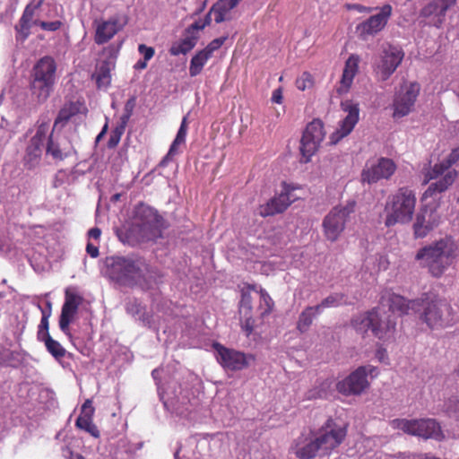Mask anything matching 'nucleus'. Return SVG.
I'll return each mask as SVG.
<instances>
[{
    "instance_id": "423d86ee",
    "label": "nucleus",
    "mask_w": 459,
    "mask_h": 459,
    "mask_svg": "<svg viewBox=\"0 0 459 459\" xmlns=\"http://www.w3.org/2000/svg\"><path fill=\"white\" fill-rule=\"evenodd\" d=\"M416 204V196L412 190L403 187L388 198L385 204V225L391 227L396 223L405 224L411 221Z\"/></svg>"
},
{
    "instance_id": "bb28decb",
    "label": "nucleus",
    "mask_w": 459,
    "mask_h": 459,
    "mask_svg": "<svg viewBox=\"0 0 459 459\" xmlns=\"http://www.w3.org/2000/svg\"><path fill=\"white\" fill-rule=\"evenodd\" d=\"M81 302L82 298L80 296L68 291L65 292V299L59 317V327L63 333H68L69 325L77 314Z\"/></svg>"
},
{
    "instance_id": "58836bf2",
    "label": "nucleus",
    "mask_w": 459,
    "mask_h": 459,
    "mask_svg": "<svg viewBox=\"0 0 459 459\" xmlns=\"http://www.w3.org/2000/svg\"><path fill=\"white\" fill-rule=\"evenodd\" d=\"M231 9H228V3L227 4H220L215 3L213 4L212 7L209 11V13L206 14L204 22H205V26L209 25L212 21V16L213 15V19L216 23L222 22L225 20H228L227 17L228 13Z\"/></svg>"
},
{
    "instance_id": "5fc2aeb1",
    "label": "nucleus",
    "mask_w": 459,
    "mask_h": 459,
    "mask_svg": "<svg viewBox=\"0 0 459 459\" xmlns=\"http://www.w3.org/2000/svg\"><path fill=\"white\" fill-rule=\"evenodd\" d=\"M138 51L140 52V54L143 56L145 61H149L150 59H152L155 53L153 48L148 47L144 44H140L138 46Z\"/></svg>"
},
{
    "instance_id": "052dcab7",
    "label": "nucleus",
    "mask_w": 459,
    "mask_h": 459,
    "mask_svg": "<svg viewBox=\"0 0 459 459\" xmlns=\"http://www.w3.org/2000/svg\"><path fill=\"white\" fill-rule=\"evenodd\" d=\"M86 252L90 255L91 257L92 258H96L99 256L100 255V252H99V247L98 246H95L93 245L92 243L91 242H88L87 246H86Z\"/></svg>"
},
{
    "instance_id": "f03ea898",
    "label": "nucleus",
    "mask_w": 459,
    "mask_h": 459,
    "mask_svg": "<svg viewBox=\"0 0 459 459\" xmlns=\"http://www.w3.org/2000/svg\"><path fill=\"white\" fill-rule=\"evenodd\" d=\"M458 246L451 237H446L420 248L415 260L428 269L435 278L441 277L458 255Z\"/></svg>"
},
{
    "instance_id": "8fccbe9b",
    "label": "nucleus",
    "mask_w": 459,
    "mask_h": 459,
    "mask_svg": "<svg viewBox=\"0 0 459 459\" xmlns=\"http://www.w3.org/2000/svg\"><path fill=\"white\" fill-rule=\"evenodd\" d=\"M227 39V37H221L211 41L204 49L210 56H212L213 52L220 48Z\"/></svg>"
},
{
    "instance_id": "dca6fc26",
    "label": "nucleus",
    "mask_w": 459,
    "mask_h": 459,
    "mask_svg": "<svg viewBox=\"0 0 459 459\" xmlns=\"http://www.w3.org/2000/svg\"><path fill=\"white\" fill-rule=\"evenodd\" d=\"M325 134L324 125L321 120L315 119L307 126L300 141V152L304 158V162H308L318 150Z\"/></svg>"
},
{
    "instance_id": "774afa93",
    "label": "nucleus",
    "mask_w": 459,
    "mask_h": 459,
    "mask_svg": "<svg viewBox=\"0 0 459 459\" xmlns=\"http://www.w3.org/2000/svg\"><path fill=\"white\" fill-rule=\"evenodd\" d=\"M139 316V320L142 321L144 325H150L151 316L149 314L142 310V313Z\"/></svg>"
},
{
    "instance_id": "cd10ccee",
    "label": "nucleus",
    "mask_w": 459,
    "mask_h": 459,
    "mask_svg": "<svg viewBox=\"0 0 459 459\" xmlns=\"http://www.w3.org/2000/svg\"><path fill=\"white\" fill-rule=\"evenodd\" d=\"M122 26L118 20L110 18L107 21H101L96 25L94 40L98 45H102L110 40L120 30Z\"/></svg>"
},
{
    "instance_id": "6e6552de",
    "label": "nucleus",
    "mask_w": 459,
    "mask_h": 459,
    "mask_svg": "<svg viewBox=\"0 0 459 459\" xmlns=\"http://www.w3.org/2000/svg\"><path fill=\"white\" fill-rule=\"evenodd\" d=\"M161 399L168 411L179 416H186L198 403L197 399L191 396L188 388H183L181 385L176 383L169 384Z\"/></svg>"
},
{
    "instance_id": "2eb2a0df",
    "label": "nucleus",
    "mask_w": 459,
    "mask_h": 459,
    "mask_svg": "<svg viewBox=\"0 0 459 459\" xmlns=\"http://www.w3.org/2000/svg\"><path fill=\"white\" fill-rule=\"evenodd\" d=\"M420 86L417 82H404L395 92L393 108L394 117H403L411 112Z\"/></svg>"
},
{
    "instance_id": "864d4df0",
    "label": "nucleus",
    "mask_w": 459,
    "mask_h": 459,
    "mask_svg": "<svg viewBox=\"0 0 459 459\" xmlns=\"http://www.w3.org/2000/svg\"><path fill=\"white\" fill-rule=\"evenodd\" d=\"M126 309L128 314H131L132 316H137L142 313L143 307L136 299H134L126 303Z\"/></svg>"
},
{
    "instance_id": "c03bdc74",
    "label": "nucleus",
    "mask_w": 459,
    "mask_h": 459,
    "mask_svg": "<svg viewBox=\"0 0 459 459\" xmlns=\"http://www.w3.org/2000/svg\"><path fill=\"white\" fill-rule=\"evenodd\" d=\"M75 424L78 428L86 430L93 437H99V430L97 427L93 424L92 419L91 417L80 415L77 418Z\"/></svg>"
},
{
    "instance_id": "4be33fe9",
    "label": "nucleus",
    "mask_w": 459,
    "mask_h": 459,
    "mask_svg": "<svg viewBox=\"0 0 459 459\" xmlns=\"http://www.w3.org/2000/svg\"><path fill=\"white\" fill-rule=\"evenodd\" d=\"M342 109L347 113L346 117L340 122L339 127L331 135L333 143H338L341 139L351 133L354 126L359 121V104L351 100L342 101Z\"/></svg>"
},
{
    "instance_id": "0e129e2a",
    "label": "nucleus",
    "mask_w": 459,
    "mask_h": 459,
    "mask_svg": "<svg viewBox=\"0 0 459 459\" xmlns=\"http://www.w3.org/2000/svg\"><path fill=\"white\" fill-rule=\"evenodd\" d=\"M360 368H364L365 377L367 378L368 375H371L372 377H376L377 375V369L374 366L367 365L361 366Z\"/></svg>"
},
{
    "instance_id": "39448f33",
    "label": "nucleus",
    "mask_w": 459,
    "mask_h": 459,
    "mask_svg": "<svg viewBox=\"0 0 459 459\" xmlns=\"http://www.w3.org/2000/svg\"><path fill=\"white\" fill-rule=\"evenodd\" d=\"M56 63L51 56L41 57L34 65L31 74L30 88L32 97L38 103L47 101L54 91L56 82Z\"/></svg>"
},
{
    "instance_id": "3c124183",
    "label": "nucleus",
    "mask_w": 459,
    "mask_h": 459,
    "mask_svg": "<svg viewBox=\"0 0 459 459\" xmlns=\"http://www.w3.org/2000/svg\"><path fill=\"white\" fill-rule=\"evenodd\" d=\"M296 85L297 88L300 91H305L306 89L311 87V75L308 73H303V74L299 79H297Z\"/></svg>"
},
{
    "instance_id": "1a4fd4ad",
    "label": "nucleus",
    "mask_w": 459,
    "mask_h": 459,
    "mask_svg": "<svg viewBox=\"0 0 459 459\" xmlns=\"http://www.w3.org/2000/svg\"><path fill=\"white\" fill-rule=\"evenodd\" d=\"M356 203L348 201L344 204L333 207L323 220V229L327 240L334 242L345 229L346 222L355 212Z\"/></svg>"
},
{
    "instance_id": "e433bc0d",
    "label": "nucleus",
    "mask_w": 459,
    "mask_h": 459,
    "mask_svg": "<svg viewBox=\"0 0 459 459\" xmlns=\"http://www.w3.org/2000/svg\"><path fill=\"white\" fill-rule=\"evenodd\" d=\"M112 65L109 61H102L97 65L93 77L99 88H107L111 81L110 71Z\"/></svg>"
},
{
    "instance_id": "b1692460",
    "label": "nucleus",
    "mask_w": 459,
    "mask_h": 459,
    "mask_svg": "<svg viewBox=\"0 0 459 459\" xmlns=\"http://www.w3.org/2000/svg\"><path fill=\"white\" fill-rule=\"evenodd\" d=\"M368 386L369 382L365 377L364 368H358L336 384L338 392L345 395H359Z\"/></svg>"
},
{
    "instance_id": "09e8293b",
    "label": "nucleus",
    "mask_w": 459,
    "mask_h": 459,
    "mask_svg": "<svg viewBox=\"0 0 459 459\" xmlns=\"http://www.w3.org/2000/svg\"><path fill=\"white\" fill-rule=\"evenodd\" d=\"M125 128H123V126H117L112 133H111V135L109 137V140H108V147L112 148V147H115L118 144L120 139H121V136L123 135V134L125 133Z\"/></svg>"
},
{
    "instance_id": "de8ad7c7",
    "label": "nucleus",
    "mask_w": 459,
    "mask_h": 459,
    "mask_svg": "<svg viewBox=\"0 0 459 459\" xmlns=\"http://www.w3.org/2000/svg\"><path fill=\"white\" fill-rule=\"evenodd\" d=\"M273 307V301L269 294L264 290H260V308L262 309L261 314H268L272 311Z\"/></svg>"
},
{
    "instance_id": "f257e3e1",
    "label": "nucleus",
    "mask_w": 459,
    "mask_h": 459,
    "mask_svg": "<svg viewBox=\"0 0 459 459\" xmlns=\"http://www.w3.org/2000/svg\"><path fill=\"white\" fill-rule=\"evenodd\" d=\"M163 219L158 212L141 204L134 212L132 223L117 231L118 238L125 244L134 247L138 244L157 239L161 236Z\"/></svg>"
},
{
    "instance_id": "aec40b11",
    "label": "nucleus",
    "mask_w": 459,
    "mask_h": 459,
    "mask_svg": "<svg viewBox=\"0 0 459 459\" xmlns=\"http://www.w3.org/2000/svg\"><path fill=\"white\" fill-rule=\"evenodd\" d=\"M345 436V428L336 427L332 420H328L325 428L322 429L319 435L316 437L320 449V455H327L337 447L342 442Z\"/></svg>"
},
{
    "instance_id": "5701e85b",
    "label": "nucleus",
    "mask_w": 459,
    "mask_h": 459,
    "mask_svg": "<svg viewBox=\"0 0 459 459\" xmlns=\"http://www.w3.org/2000/svg\"><path fill=\"white\" fill-rule=\"evenodd\" d=\"M383 307H388L389 311L400 316L406 315L410 311L420 312V299L408 300L404 297L391 291H385L381 298Z\"/></svg>"
},
{
    "instance_id": "49530a36",
    "label": "nucleus",
    "mask_w": 459,
    "mask_h": 459,
    "mask_svg": "<svg viewBox=\"0 0 459 459\" xmlns=\"http://www.w3.org/2000/svg\"><path fill=\"white\" fill-rule=\"evenodd\" d=\"M377 264V268H374L373 272H370V273H374L377 272H379L381 270H386L388 268L389 262L385 255H375L371 256L369 258H367L365 266L367 269H368V266L373 264Z\"/></svg>"
},
{
    "instance_id": "13d9d810",
    "label": "nucleus",
    "mask_w": 459,
    "mask_h": 459,
    "mask_svg": "<svg viewBox=\"0 0 459 459\" xmlns=\"http://www.w3.org/2000/svg\"><path fill=\"white\" fill-rule=\"evenodd\" d=\"M63 455L66 459H85V457L83 455H82L79 453H75V452L72 451L69 447H65L63 449Z\"/></svg>"
},
{
    "instance_id": "37998d69",
    "label": "nucleus",
    "mask_w": 459,
    "mask_h": 459,
    "mask_svg": "<svg viewBox=\"0 0 459 459\" xmlns=\"http://www.w3.org/2000/svg\"><path fill=\"white\" fill-rule=\"evenodd\" d=\"M41 342H44L48 351L57 360L63 359L65 355V349L51 336H47Z\"/></svg>"
},
{
    "instance_id": "6ab92c4d",
    "label": "nucleus",
    "mask_w": 459,
    "mask_h": 459,
    "mask_svg": "<svg viewBox=\"0 0 459 459\" xmlns=\"http://www.w3.org/2000/svg\"><path fill=\"white\" fill-rule=\"evenodd\" d=\"M45 143L46 156L50 157L55 162L62 161L74 152L71 141L65 135L55 134L53 130L48 131Z\"/></svg>"
},
{
    "instance_id": "e2e57ef3",
    "label": "nucleus",
    "mask_w": 459,
    "mask_h": 459,
    "mask_svg": "<svg viewBox=\"0 0 459 459\" xmlns=\"http://www.w3.org/2000/svg\"><path fill=\"white\" fill-rule=\"evenodd\" d=\"M272 101L277 104H281L282 101V91L281 88H278L273 91Z\"/></svg>"
},
{
    "instance_id": "a18cd8bd",
    "label": "nucleus",
    "mask_w": 459,
    "mask_h": 459,
    "mask_svg": "<svg viewBox=\"0 0 459 459\" xmlns=\"http://www.w3.org/2000/svg\"><path fill=\"white\" fill-rule=\"evenodd\" d=\"M239 314L241 317H250L252 316V297L249 292H242L239 301Z\"/></svg>"
},
{
    "instance_id": "473e14b6",
    "label": "nucleus",
    "mask_w": 459,
    "mask_h": 459,
    "mask_svg": "<svg viewBox=\"0 0 459 459\" xmlns=\"http://www.w3.org/2000/svg\"><path fill=\"white\" fill-rule=\"evenodd\" d=\"M187 132L186 117L182 119L180 127L177 133L176 138L171 143L169 150L166 156L160 162V166L165 167L171 161L172 158L178 153V147L186 142Z\"/></svg>"
},
{
    "instance_id": "f8f14e48",
    "label": "nucleus",
    "mask_w": 459,
    "mask_h": 459,
    "mask_svg": "<svg viewBox=\"0 0 459 459\" xmlns=\"http://www.w3.org/2000/svg\"><path fill=\"white\" fill-rule=\"evenodd\" d=\"M433 196H429L427 199H424V195L422 196L425 204L417 213L412 225L415 238H426L440 223L441 216L437 211V206L432 205L428 201L429 198Z\"/></svg>"
},
{
    "instance_id": "7c9ffc66",
    "label": "nucleus",
    "mask_w": 459,
    "mask_h": 459,
    "mask_svg": "<svg viewBox=\"0 0 459 459\" xmlns=\"http://www.w3.org/2000/svg\"><path fill=\"white\" fill-rule=\"evenodd\" d=\"M359 58L355 56H351L346 61L343 69L342 76L341 79V85L337 89L338 93H345L351 87L353 78L358 70Z\"/></svg>"
},
{
    "instance_id": "f704fd0d",
    "label": "nucleus",
    "mask_w": 459,
    "mask_h": 459,
    "mask_svg": "<svg viewBox=\"0 0 459 459\" xmlns=\"http://www.w3.org/2000/svg\"><path fill=\"white\" fill-rule=\"evenodd\" d=\"M80 112V105L77 102L65 103L59 110L58 115L54 122L53 131L62 129L65 124L75 115Z\"/></svg>"
},
{
    "instance_id": "603ef678",
    "label": "nucleus",
    "mask_w": 459,
    "mask_h": 459,
    "mask_svg": "<svg viewBox=\"0 0 459 459\" xmlns=\"http://www.w3.org/2000/svg\"><path fill=\"white\" fill-rule=\"evenodd\" d=\"M35 25H39L42 30L48 31H56L61 27V22L54 21V22H41V21H34Z\"/></svg>"
},
{
    "instance_id": "ddd939ff",
    "label": "nucleus",
    "mask_w": 459,
    "mask_h": 459,
    "mask_svg": "<svg viewBox=\"0 0 459 459\" xmlns=\"http://www.w3.org/2000/svg\"><path fill=\"white\" fill-rule=\"evenodd\" d=\"M404 52L399 47L389 45L384 48L375 63V73L378 80L386 81L401 65Z\"/></svg>"
},
{
    "instance_id": "c85d7f7f",
    "label": "nucleus",
    "mask_w": 459,
    "mask_h": 459,
    "mask_svg": "<svg viewBox=\"0 0 459 459\" xmlns=\"http://www.w3.org/2000/svg\"><path fill=\"white\" fill-rule=\"evenodd\" d=\"M39 4L40 3L35 6L28 4L25 7L19 22L14 27L17 40L24 41L30 34L31 25L34 24V22H32L34 11Z\"/></svg>"
},
{
    "instance_id": "a878e982",
    "label": "nucleus",
    "mask_w": 459,
    "mask_h": 459,
    "mask_svg": "<svg viewBox=\"0 0 459 459\" xmlns=\"http://www.w3.org/2000/svg\"><path fill=\"white\" fill-rule=\"evenodd\" d=\"M376 309L377 320L373 324L372 334L379 340L388 341L394 337L395 333V318L379 307Z\"/></svg>"
},
{
    "instance_id": "a211bd4d",
    "label": "nucleus",
    "mask_w": 459,
    "mask_h": 459,
    "mask_svg": "<svg viewBox=\"0 0 459 459\" xmlns=\"http://www.w3.org/2000/svg\"><path fill=\"white\" fill-rule=\"evenodd\" d=\"M448 8V0H432L425 4L420 11V24L440 28L446 20Z\"/></svg>"
},
{
    "instance_id": "a19ab883",
    "label": "nucleus",
    "mask_w": 459,
    "mask_h": 459,
    "mask_svg": "<svg viewBox=\"0 0 459 459\" xmlns=\"http://www.w3.org/2000/svg\"><path fill=\"white\" fill-rule=\"evenodd\" d=\"M207 53L203 50L198 51L191 59L189 65V74L191 77H195L201 74L204 66L207 61L211 58Z\"/></svg>"
},
{
    "instance_id": "20e7f679",
    "label": "nucleus",
    "mask_w": 459,
    "mask_h": 459,
    "mask_svg": "<svg viewBox=\"0 0 459 459\" xmlns=\"http://www.w3.org/2000/svg\"><path fill=\"white\" fill-rule=\"evenodd\" d=\"M420 320L431 330H441L455 325L457 315L450 302L445 299L420 298Z\"/></svg>"
},
{
    "instance_id": "9b49d317",
    "label": "nucleus",
    "mask_w": 459,
    "mask_h": 459,
    "mask_svg": "<svg viewBox=\"0 0 459 459\" xmlns=\"http://www.w3.org/2000/svg\"><path fill=\"white\" fill-rule=\"evenodd\" d=\"M48 134V122L39 123L25 149L23 163L27 169H33L40 165Z\"/></svg>"
},
{
    "instance_id": "2f4dec72",
    "label": "nucleus",
    "mask_w": 459,
    "mask_h": 459,
    "mask_svg": "<svg viewBox=\"0 0 459 459\" xmlns=\"http://www.w3.org/2000/svg\"><path fill=\"white\" fill-rule=\"evenodd\" d=\"M359 58L355 56H351L346 61L343 69L342 76L341 79V85L337 89L338 93H345L351 87L353 78L358 70Z\"/></svg>"
},
{
    "instance_id": "f3484780",
    "label": "nucleus",
    "mask_w": 459,
    "mask_h": 459,
    "mask_svg": "<svg viewBox=\"0 0 459 459\" xmlns=\"http://www.w3.org/2000/svg\"><path fill=\"white\" fill-rule=\"evenodd\" d=\"M213 347L218 362L227 370H242L247 368L249 365V361L253 359L251 355L226 348L220 343H215Z\"/></svg>"
},
{
    "instance_id": "4d7b16f0",
    "label": "nucleus",
    "mask_w": 459,
    "mask_h": 459,
    "mask_svg": "<svg viewBox=\"0 0 459 459\" xmlns=\"http://www.w3.org/2000/svg\"><path fill=\"white\" fill-rule=\"evenodd\" d=\"M93 413H94V407L92 406L91 401L88 399L82 404V411H81L80 415L86 416V417L88 416V417L92 418Z\"/></svg>"
},
{
    "instance_id": "680f3d73",
    "label": "nucleus",
    "mask_w": 459,
    "mask_h": 459,
    "mask_svg": "<svg viewBox=\"0 0 459 459\" xmlns=\"http://www.w3.org/2000/svg\"><path fill=\"white\" fill-rule=\"evenodd\" d=\"M244 319L245 322L242 324V328L249 334L253 330L254 321L252 316L250 317H241V320Z\"/></svg>"
},
{
    "instance_id": "4468645a",
    "label": "nucleus",
    "mask_w": 459,
    "mask_h": 459,
    "mask_svg": "<svg viewBox=\"0 0 459 459\" xmlns=\"http://www.w3.org/2000/svg\"><path fill=\"white\" fill-rule=\"evenodd\" d=\"M396 169V164L389 158L381 157L368 160L361 171V182L372 185L380 180H388Z\"/></svg>"
},
{
    "instance_id": "72a5a7b5",
    "label": "nucleus",
    "mask_w": 459,
    "mask_h": 459,
    "mask_svg": "<svg viewBox=\"0 0 459 459\" xmlns=\"http://www.w3.org/2000/svg\"><path fill=\"white\" fill-rule=\"evenodd\" d=\"M377 320V309L373 308L367 313L355 316L351 321V325L356 332L365 334L369 331L372 333L373 324Z\"/></svg>"
},
{
    "instance_id": "393cba45",
    "label": "nucleus",
    "mask_w": 459,
    "mask_h": 459,
    "mask_svg": "<svg viewBox=\"0 0 459 459\" xmlns=\"http://www.w3.org/2000/svg\"><path fill=\"white\" fill-rule=\"evenodd\" d=\"M393 8L390 4H385L380 8V12L375 15L370 16L368 19L359 23L357 26V30L362 37L371 36L381 31L389 18L392 15Z\"/></svg>"
},
{
    "instance_id": "69168bd1",
    "label": "nucleus",
    "mask_w": 459,
    "mask_h": 459,
    "mask_svg": "<svg viewBox=\"0 0 459 459\" xmlns=\"http://www.w3.org/2000/svg\"><path fill=\"white\" fill-rule=\"evenodd\" d=\"M101 235V231L99 228H92L88 231V236L93 239H99Z\"/></svg>"
},
{
    "instance_id": "c756f323",
    "label": "nucleus",
    "mask_w": 459,
    "mask_h": 459,
    "mask_svg": "<svg viewBox=\"0 0 459 459\" xmlns=\"http://www.w3.org/2000/svg\"><path fill=\"white\" fill-rule=\"evenodd\" d=\"M199 35H194L192 30H185L183 38L173 42L169 48V54L177 56L190 52L197 44Z\"/></svg>"
},
{
    "instance_id": "4c0bfd02",
    "label": "nucleus",
    "mask_w": 459,
    "mask_h": 459,
    "mask_svg": "<svg viewBox=\"0 0 459 459\" xmlns=\"http://www.w3.org/2000/svg\"><path fill=\"white\" fill-rule=\"evenodd\" d=\"M348 304V298L344 293L333 292L322 299L316 306L323 312L325 308L338 307Z\"/></svg>"
},
{
    "instance_id": "c9c22d12",
    "label": "nucleus",
    "mask_w": 459,
    "mask_h": 459,
    "mask_svg": "<svg viewBox=\"0 0 459 459\" xmlns=\"http://www.w3.org/2000/svg\"><path fill=\"white\" fill-rule=\"evenodd\" d=\"M321 313L322 312L316 305L307 307L299 316L297 329L300 333H306L312 325L313 320Z\"/></svg>"
},
{
    "instance_id": "6e6d98bb",
    "label": "nucleus",
    "mask_w": 459,
    "mask_h": 459,
    "mask_svg": "<svg viewBox=\"0 0 459 459\" xmlns=\"http://www.w3.org/2000/svg\"><path fill=\"white\" fill-rule=\"evenodd\" d=\"M446 410L450 414L459 417V400L456 398L450 399L446 403Z\"/></svg>"
},
{
    "instance_id": "338daca9",
    "label": "nucleus",
    "mask_w": 459,
    "mask_h": 459,
    "mask_svg": "<svg viewBox=\"0 0 459 459\" xmlns=\"http://www.w3.org/2000/svg\"><path fill=\"white\" fill-rule=\"evenodd\" d=\"M134 98L128 100L125 105V112L132 115L134 107Z\"/></svg>"
},
{
    "instance_id": "9d476101",
    "label": "nucleus",
    "mask_w": 459,
    "mask_h": 459,
    "mask_svg": "<svg viewBox=\"0 0 459 459\" xmlns=\"http://www.w3.org/2000/svg\"><path fill=\"white\" fill-rule=\"evenodd\" d=\"M394 429H400L404 433L423 438L441 440L444 437L441 427L432 419L405 420L396 419L391 421Z\"/></svg>"
},
{
    "instance_id": "7ed1b4c3",
    "label": "nucleus",
    "mask_w": 459,
    "mask_h": 459,
    "mask_svg": "<svg viewBox=\"0 0 459 459\" xmlns=\"http://www.w3.org/2000/svg\"><path fill=\"white\" fill-rule=\"evenodd\" d=\"M106 275L112 281L121 285H134L147 277H154L157 274L151 270L141 258L133 256H111L105 262Z\"/></svg>"
},
{
    "instance_id": "0eeeda50",
    "label": "nucleus",
    "mask_w": 459,
    "mask_h": 459,
    "mask_svg": "<svg viewBox=\"0 0 459 459\" xmlns=\"http://www.w3.org/2000/svg\"><path fill=\"white\" fill-rule=\"evenodd\" d=\"M459 160V147L454 149L446 160L436 164L425 176L424 183L437 179L429 184L424 192V199L429 196L436 195L446 191L454 182L457 176L455 169H449L450 167Z\"/></svg>"
},
{
    "instance_id": "ea45409f",
    "label": "nucleus",
    "mask_w": 459,
    "mask_h": 459,
    "mask_svg": "<svg viewBox=\"0 0 459 459\" xmlns=\"http://www.w3.org/2000/svg\"><path fill=\"white\" fill-rule=\"evenodd\" d=\"M38 307L40 309L41 314H42V317H41L40 324L39 325V330H38V340L42 341L43 339H46L47 336H50V334L48 333V326H49L48 319L51 316L52 304L50 301H47V307H48L47 308L41 307L40 305H38Z\"/></svg>"
},
{
    "instance_id": "bf43d9fd",
    "label": "nucleus",
    "mask_w": 459,
    "mask_h": 459,
    "mask_svg": "<svg viewBox=\"0 0 459 459\" xmlns=\"http://www.w3.org/2000/svg\"><path fill=\"white\" fill-rule=\"evenodd\" d=\"M205 27L204 21H197L191 24L186 30H192L194 35H198V31Z\"/></svg>"
},
{
    "instance_id": "412c9836",
    "label": "nucleus",
    "mask_w": 459,
    "mask_h": 459,
    "mask_svg": "<svg viewBox=\"0 0 459 459\" xmlns=\"http://www.w3.org/2000/svg\"><path fill=\"white\" fill-rule=\"evenodd\" d=\"M294 189L293 186L284 183L281 192L278 195L271 198L266 204L261 205L258 213L262 217H268L283 212L296 199L292 195Z\"/></svg>"
},
{
    "instance_id": "79ce46f5",
    "label": "nucleus",
    "mask_w": 459,
    "mask_h": 459,
    "mask_svg": "<svg viewBox=\"0 0 459 459\" xmlns=\"http://www.w3.org/2000/svg\"><path fill=\"white\" fill-rule=\"evenodd\" d=\"M316 453H320V449L316 438L304 446L297 445L295 448V455L300 459H311L316 456Z\"/></svg>"
}]
</instances>
